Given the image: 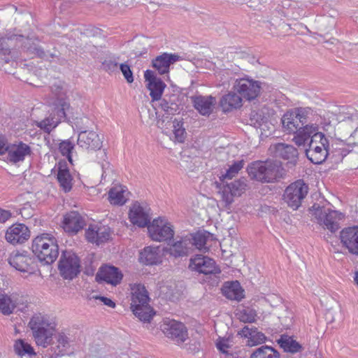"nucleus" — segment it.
Masks as SVG:
<instances>
[{
  "mask_svg": "<svg viewBox=\"0 0 358 358\" xmlns=\"http://www.w3.org/2000/svg\"><path fill=\"white\" fill-rule=\"evenodd\" d=\"M222 291L224 295L231 300L241 301L244 296V291L238 281L226 282Z\"/></svg>",
  "mask_w": 358,
  "mask_h": 358,
  "instance_id": "36",
  "label": "nucleus"
},
{
  "mask_svg": "<svg viewBox=\"0 0 358 358\" xmlns=\"http://www.w3.org/2000/svg\"><path fill=\"white\" fill-rule=\"evenodd\" d=\"M139 259L147 265L157 264L162 262V255L159 247H145L140 252Z\"/></svg>",
  "mask_w": 358,
  "mask_h": 358,
  "instance_id": "33",
  "label": "nucleus"
},
{
  "mask_svg": "<svg viewBox=\"0 0 358 358\" xmlns=\"http://www.w3.org/2000/svg\"><path fill=\"white\" fill-rule=\"evenodd\" d=\"M269 150L276 157L287 160L292 166H294L298 160V150L292 145L277 143L271 145Z\"/></svg>",
  "mask_w": 358,
  "mask_h": 358,
  "instance_id": "21",
  "label": "nucleus"
},
{
  "mask_svg": "<svg viewBox=\"0 0 358 358\" xmlns=\"http://www.w3.org/2000/svg\"><path fill=\"white\" fill-rule=\"evenodd\" d=\"M144 78L148 83L147 87L150 90L152 101H159L166 87V84L151 70L145 71Z\"/></svg>",
  "mask_w": 358,
  "mask_h": 358,
  "instance_id": "20",
  "label": "nucleus"
},
{
  "mask_svg": "<svg viewBox=\"0 0 358 358\" xmlns=\"http://www.w3.org/2000/svg\"><path fill=\"white\" fill-rule=\"evenodd\" d=\"M31 250L38 259L46 264L53 263L59 255L57 241L48 233L37 236L32 241Z\"/></svg>",
  "mask_w": 358,
  "mask_h": 358,
  "instance_id": "4",
  "label": "nucleus"
},
{
  "mask_svg": "<svg viewBox=\"0 0 358 358\" xmlns=\"http://www.w3.org/2000/svg\"><path fill=\"white\" fill-rule=\"evenodd\" d=\"M282 308H283L284 313L280 314L278 318L284 328L289 329L292 324L293 313L286 307L282 306Z\"/></svg>",
  "mask_w": 358,
  "mask_h": 358,
  "instance_id": "46",
  "label": "nucleus"
},
{
  "mask_svg": "<svg viewBox=\"0 0 358 358\" xmlns=\"http://www.w3.org/2000/svg\"><path fill=\"white\" fill-rule=\"evenodd\" d=\"M78 145L86 150H99L102 141L99 135L94 131L85 130L78 134Z\"/></svg>",
  "mask_w": 358,
  "mask_h": 358,
  "instance_id": "23",
  "label": "nucleus"
},
{
  "mask_svg": "<svg viewBox=\"0 0 358 358\" xmlns=\"http://www.w3.org/2000/svg\"><path fill=\"white\" fill-rule=\"evenodd\" d=\"M189 267L194 271L203 274L219 273L220 270L216 266L215 262L206 256L195 255L190 259Z\"/></svg>",
  "mask_w": 358,
  "mask_h": 358,
  "instance_id": "18",
  "label": "nucleus"
},
{
  "mask_svg": "<svg viewBox=\"0 0 358 358\" xmlns=\"http://www.w3.org/2000/svg\"><path fill=\"white\" fill-rule=\"evenodd\" d=\"M85 220L77 212L73 211L64 217L63 228L69 233H77L85 226Z\"/></svg>",
  "mask_w": 358,
  "mask_h": 358,
  "instance_id": "31",
  "label": "nucleus"
},
{
  "mask_svg": "<svg viewBox=\"0 0 358 358\" xmlns=\"http://www.w3.org/2000/svg\"><path fill=\"white\" fill-rule=\"evenodd\" d=\"M318 139V136H316L311 147L306 148V155L308 159L313 164H320L325 161L329 155V146L326 145H315V143Z\"/></svg>",
  "mask_w": 358,
  "mask_h": 358,
  "instance_id": "30",
  "label": "nucleus"
},
{
  "mask_svg": "<svg viewBox=\"0 0 358 358\" xmlns=\"http://www.w3.org/2000/svg\"><path fill=\"white\" fill-rule=\"evenodd\" d=\"M181 59L176 54L163 53L152 59V65L159 74L168 73L171 64Z\"/></svg>",
  "mask_w": 358,
  "mask_h": 358,
  "instance_id": "29",
  "label": "nucleus"
},
{
  "mask_svg": "<svg viewBox=\"0 0 358 358\" xmlns=\"http://www.w3.org/2000/svg\"><path fill=\"white\" fill-rule=\"evenodd\" d=\"M57 342L59 345L66 348L70 346V339L64 333H59L57 336Z\"/></svg>",
  "mask_w": 358,
  "mask_h": 358,
  "instance_id": "54",
  "label": "nucleus"
},
{
  "mask_svg": "<svg viewBox=\"0 0 358 358\" xmlns=\"http://www.w3.org/2000/svg\"><path fill=\"white\" fill-rule=\"evenodd\" d=\"M158 107L164 110L168 115H173L174 113L173 108L169 106L168 101L165 99H160Z\"/></svg>",
  "mask_w": 358,
  "mask_h": 358,
  "instance_id": "55",
  "label": "nucleus"
},
{
  "mask_svg": "<svg viewBox=\"0 0 358 358\" xmlns=\"http://www.w3.org/2000/svg\"><path fill=\"white\" fill-rule=\"evenodd\" d=\"M334 310L329 309L326 313V317L327 320H329L330 322H333L334 321Z\"/></svg>",
  "mask_w": 358,
  "mask_h": 358,
  "instance_id": "61",
  "label": "nucleus"
},
{
  "mask_svg": "<svg viewBox=\"0 0 358 358\" xmlns=\"http://www.w3.org/2000/svg\"><path fill=\"white\" fill-rule=\"evenodd\" d=\"M7 146L5 138L0 136V155L3 154L6 151L7 152Z\"/></svg>",
  "mask_w": 358,
  "mask_h": 358,
  "instance_id": "60",
  "label": "nucleus"
},
{
  "mask_svg": "<svg viewBox=\"0 0 358 358\" xmlns=\"http://www.w3.org/2000/svg\"><path fill=\"white\" fill-rule=\"evenodd\" d=\"M57 180L61 188L65 192L71 191L73 186V178L68 169L59 167L57 173Z\"/></svg>",
  "mask_w": 358,
  "mask_h": 358,
  "instance_id": "39",
  "label": "nucleus"
},
{
  "mask_svg": "<svg viewBox=\"0 0 358 358\" xmlns=\"http://www.w3.org/2000/svg\"><path fill=\"white\" fill-rule=\"evenodd\" d=\"M28 307V301L24 295L13 292L6 294L0 291V312L10 315L15 311L24 312Z\"/></svg>",
  "mask_w": 358,
  "mask_h": 358,
  "instance_id": "8",
  "label": "nucleus"
},
{
  "mask_svg": "<svg viewBox=\"0 0 358 358\" xmlns=\"http://www.w3.org/2000/svg\"><path fill=\"white\" fill-rule=\"evenodd\" d=\"M147 227L149 236L154 241H166L173 238L175 234L173 226L165 217L154 219Z\"/></svg>",
  "mask_w": 358,
  "mask_h": 358,
  "instance_id": "10",
  "label": "nucleus"
},
{
  "mask_svg": "<svg viewBox=\"0 0 358 358\" xmlns=\"http://www.w3.org/2000/svg\"><path fill=\"white\" fill-rule=\"evenodd\" d=\"M194 108L203 116H209L217 103L215 97L210 96H194L191 97Z\"/></svg>",
  "mask_w": 358,
  "mask_h": 358,
  "instance_id": "25",
  "label": "nucleus"
},
{
  "mask_svg": "<svg viewBox=\"0 0 358 358\" xmlns=\"http://www.w3.org/2000/svg\"><path fill=\"white\" fill-rule=\"evenodd\" d=\"M110 236V230L105 226L90 225L85 231L87 240L96 245L107 241Z\"/></svg>",
  "mask_w": 358,
  "mask_h": 358,
  "instance_id": "27",
  "label": "nucleus"
},
{
  "mask_svg": "<svg viewBox=\"0 0 358 358\" xmlns=\"http://www.w3.org/2000/svg\"><path fill=\"white\" fill-rule=\"evenodd\" d=\"M120 69L123 74L124 78L129 83L134 82L133 73L131 70L130 66L127 64H121L120 65Z\"/></svg>",
  "mask_w": 358,
  "mask_h": 358,
  "instance_id": "52",
  "label": "nucleus"
},
{
  "mask_svg": "<svg viewBox=\"0 0 358 358\" xmlns=\"http://www.w3.org/2000/svg\"><path fill=\"white\" fill-rule=\"evenodd\" d=\"M339 237L343 247L349 253L358 256V226L345 227Z\"/></svg>",
  "mask_w": 358,
  "mask_h": 358,
  "instance_id": "17",
  "label": "nucleus"
},
{
  "mask_svg": "<svg viewBox=\"0 0 358 358\" xmlns=\"http://www.w3.org/2000/svg\"><path fill=\"white\" fill-rule=\"evenodd\" d=\"M318 136V139L317 140L316 143H315V145H319V146H322V145H326V146H329V141L328 139L327 138V137L325 136V135L322 133V132H320V131H317L315 135H314L313 136V138H311V140L309 141L308 144V147H311L312 146V144L313 143V141H315L316 136Z\"/></svg>",
  "mask_w": 358,
  "mask_h": 358,
  "instance_id": "51",
  "label": "nucleus"
},
{
  "mask_svg": "<svg viewBox=\"0 0 358 358\" xmlns=\"http://www.w3.org/2000/svg\"><path fill=\"white\" fill-rule=\"evenodd\" d=\"M129 192L125 187L117 185L108 192V200L113 205L122 206L128 200Z\"/></svg>",
  "mask_w": 358,
  "mask_h": 358,
  "instance_id": "35",
  "label": "nucleus"
},
{
  "mask_svg": "<svg viewBox=\"0 0 358 358\" xmlns=\"http://www.w3.org/2000/svg\"><path fill=\"white\" fill-rule=\"evenodd\" d=\"M96 158L98 159V162L101 164L103 173H102V177H106L107 176V171L110 169V165L108 162H106V152L104 150H99L98 152L96 153Z\"/></svg>",
  "mask_w": 358,
  "mask_h": 358,
  "instance_id": "47",
  "label": "nucleus"
},
{
  "mask_svg": "<svg viewBox=\"0 0 358 358\" xmlns=\"http://www.w3.org/2000/svg\"><path fill=\"white\" fill-rule=\"evenodd\" d=\"M210 236V233L207 231H198L191 235L190 247L194 246L199 250L206 252L208 251V248L206 245L207 240Z\"/></svg>",
  "mask_w": 358,
  "mask_h": 358,
  "instance_id": "37",
  "label": "nucleus"
},
{
  "mask_svg": "<svg viewBox=\"0 0 358 358\" xmlns=\"http://www.w3.org/2000/svg\"><path fill=\"white\" fill-rule=\"evenodd\" d=\"M131 309L134 314L143 322H150L155 314L149 305L148 291L141 284L131 285Z\"/></svg>",
  "mask_w": 358,
  "mask_h": 358,
  "instance_id": "5",
  "label": "nucleus"
},
{
  "mask_svg": "<svg viewBox=\"0 0 358 358\" xmlns=\"http://www.w3.org/2000/svg\"><path fill=\"white\" fill-rule=\"evenodd\" d=\"M247 171L252 180L262 183L274 182L282 175V169L278 161L253 162L248 166Z\"/></svg>",
  "mask_w": 358,
  "mask_h": 358,
  "instance_id": "3",
  "label": "nucleus"
},
{
  "mask_svg": "<svg viewBox=\"0 0 358 358\" xmlns=\"http://www.w3.org/2000/svg\"><path fill=\"white\" fill-rule=\"evenodd\" d=\"M319 128L314 124H306L295 131L293 141L298 146H308L313 136L318 131Z\"/></svg>",
  "mask_w": 358,
  "mask_h": 358,
  "instance_id": "26",
  "label": "nucleus"
},
{
  "mask_svg": "<svg viewBox=\"0 0 358 358\" xmlns=\"http://www.w3.org/2000/svg\"><path fill=\"white\" fill-rule=\"evenodd\" d=\"M266 336L264 334L254 330L250 338L248 340V345L255 346L264 343Z\"/></svg>",
  "mask_w": 358,
  "mask_h": 358,
  "instance_id": "48",
  "label": "nucleus"
},
{
  "mask_svg": "<svg viewBox=\"0 0 358 358\" xmlns=\"http://www.w3.org/2000/svg\"><path fill=\"white\" fill-rule=\"evenodd\" d=\"M74 145L69 140L61 142L59 145V150L63 156H66L70 163L72 164L71 152Z\"/></svg>",
  "mask_w": 358,
  "mask_h": 358,
  "instance_id": "44",
  "label": "nucleus"
},
{
  "mask_svg": "<svg viewBox=\"0 0 358 358\" xmlns=\"http://www.w3.org/2000/svg\"><path fill=\"white\" fill-rule=\"evenodd\" d=\"M252 115L254 118L257 117L256 121L258 124V127H262V124L266 122V119L264 117H262V115H259L258 113H252Z\"/></svg>",
  "mask_w": 358,
  "mask_h": 358,
  "instance_id": "59",
  "label": "nucleus"
},
{
  "mask_svg": "<svg viewBox=\"0 0 358 358\" xmlns=\"http://www.w3.org/2000/svg\"><path fill=\"white\" fill-rule=\"evenodd\" d=\"M311 113L308 108H296L287 111L282 117L284 129L287 133L294 134L308 122Z\"/></svg>",
  "mask_w": 358,
  "mask_h": 358,
  "instance_id": "7",
  "label": "nucleus"
},
{
  "mask_svg": "<svg viewBox=\"0 0 358 358\" xmlns=\"http://www.w3.org/2000/svg\"><path fill=\"white\" fill-rule=\"evenodd\" d=\"M57 326L55 318L42 313L34 314L28 323L36 343L43 348H46L52 343Z\"/></svg>",
  "mask_w": 358,
  "mask_h": 358,
  "instance_id": "2",
  "label": "nucleus"
},
{
  "mask_svg": "<svg viewBox=\"0 0 358 358\" xmlns=\"http://www.w3.org/2000/svg\"><path fill=\"white\" fill-rule=\"evenodd\" d=\"M9 264L15 270L23 273H31L34 271V259L27 252H14L8 259Z\"/></svg>",
  "mask_w": 358,
  "mask_h": 358,
  "instance_id": "16",
  "label": "nucleus"
},
{
  "mask_svg": "<svg viewBox=\"0 0 358 358\" xmlns=\"http://www.w3.org/2000/svg\"><path fill=\"white\" fill-rule=\"evenodd\" d=\"M22 40H24L22 35L8 34L6 36H1L0 37V51L4 55H8L10 52V47L13 42L15 43V41H21Z\"/></svg>",
  "mask_w": 358,
  "mask_h": 358,
  "instance_id": "41",
  "label": "nucleus"
},
{
  "mask_svg": "<svg viewBox=\"0 0 358 358\" xmlns=\"http://www.w3.org/2000/svg\"><path fill=\"white\" fill-rule=\"evenodd\" d=\"M191 239L189 237L185 236L180 240L173 242L168 248V252L174 257H180L186 256L191 250Z\"/></svg>",
  "mask_w": 358,
  "mask_h": 358,
  "instance_id": "32",
  "label": "nucleus"
},
{
  "mask_svg": "<svg viewBox=\"0 0 358 358\" xmlns=\"http://www.w3.org/2000/svg\"><path fill=\"white\" fill-rule=\"evenodd\" d=\"M169 117H164L157 122L158 127L161 128L163 133L170 136V138L178 143H182L186 138L185 129L180 121L176 120L169 121Z\"/></svg>",
  "mask_w": 358,
  "mask_h": 358,
  "instance_id": "13",
  "label": "nucleus"
},
{
  "mask_svg": "<svg viewBox=\"0 0 358 358\" xmlns=\"http://www.w3.org/2000/svg\"><path fill=\"white\" fill-rule=\"evenodd\" d=\"M5 237L13 245L22 243L29 238V231L24 224H15L7 229Z\"/></svg>",
  "mask_w": 358,
  "mask_h": 358,
  "instance_id": "24",
  "label": "nucleus"
},
{
  "mask_svg": "<svg viewBox=\"0 0 358 358\" xmlns=\"http://www.w3.org/2000/svg\"><path fill=\"white\" fill-rule=\"evenodd\" d=\"M256 313L253 310H243L239 313V320L243 322H253L255 320Z\"/></svg>",
  "mask_w": 358,
  "mask_h": 358,
  "instance_id": "49",
  "label": "nucleus"
},
{
  "mask_svg": "<svg viewBox=\"0 0 358 358\" xmlns=\"http://www.w3.org/2000/svg\"><path fill=\"white\" fill-rule=\"evenodd\" d=\"M280 347L285 351L291 353L301 352L303 349L302 346L292 337L287 336H282L278 341Z\"/></svg>",
  "mask_w": 358,
  "mask_h": 358,
  "instance_id": "38",
  "label": "nucleus"
},
{
  "mask_svg": "<svg viewBox=\"0 0 358 358\" xmlns=\"http://www.w3.org/2000/svg\"><path fill=\"white\" fill-rule=\"evenodd\" d=\"M122 277V272L117 268L113 266H104L99 268L96 279L98 281H104L115 286L120 283Z\"/></svg>",
  "mask_w": 358,
  "mask_h": 358,
  "instance_id": "22",
  "label": "nucleus"
},
{
  "mask_svg": "<svg viewBox=\"0 0 358 358\" xmlns=\"http://www.w3.org/2000/svg\"><path fill=\"white\" fill-rule=\"evenodd\" d=\"M95 299H99L101 302H103L106 306L110 307V308H115V303L113 302L111 299L105 297V296H93Z\"/></svg>",
  "mask_w": 358,
  "mask_h": 358,
  "instance_id": "57",
  "label": "nucleus"
},
{
  "mask_svg": "<svg viewBox=\"0 0 358 358\" xmlns=\"http://www.w3.org/2000/svg\"><path fill=\"white\" fill-rule=\"evenodd\" d=\"M224 358H237V357H236L235 355H234L231 353H229V354H227V355L224 356Z\"/></svg>",
  "mask_w": 358,
  "mask_h": 358,
  "instance_id": "62",
  "label": "nucleus"
},
{
  "mask_svg": "<svg viewBox=\"0 0 358 358\" xmlns=\"http://www.w3.org/2000/svg\"><path fill=\"white\" fill-rule=\"evenodd\" d=\"M58 268L64 278L71 280L80 272V259L72 251H64L59 261Z\"/></svg>",
  "mask_w": 358,
  "mask_h": 358,
  "instance_id": "11",
  "label": "nucleus"
},
{
  "mask_svg": "<svg viewBox=\"0 0 358 358\" xmlns=\"http://www.w3.org/2000/svg\"><path fill=\"white\" fill-rule=\"evenodd\" d=\"M246 181V179L243 178L223 186L219 194L225 205L231 204L234 196H241L245 191Z\"/></svg>",
  "mask_w": 358,
  "mask_h": 358,
  "instance_id": "14",
  "label": "nucleus"
},
{
  "mask_svg": "<svg viewBox=\"0 0 358 358\" xmlns=\"http://www.w3.org/2000/svg\"><path fill=\"white\" fill-rule=\"evenodd\" d=\"M310 211L312 212V215L320 225L331 232L338 229V222L344 217L341 213L320 207L319 205L316 206L315 204L312 206Z\"/></svg>",
  "mask_w": 358,
  "mask_h": 358,
  "instance_id": "6",
  "label": "nucleus"
},
{
  "mask_svg": "<svg viewBox=\"0 0 358 358\" xmlns=\"http://www.w3.org/2000/svg\"><path fill=\"white\" fill-rule=\"evenodd\" d=\"M129 217L131 222L139 227H147L150 222L148 210L138 203H134L131 207Z\"/></svg>",
  "mask_w": 358,
  "mask_h": 358,
  "instance_id": "28",
  "label": "nucleus"
},
{
  "mask_svg": "<svg viewBox=\"0 0 358 358\" xmlns=\"http://www.w3.org/2000/svg\"><path fill=\"white\" fill-rule=\"evenodd\" d=\"M243 98L234 90L224 95L220 99V106L224 112L230 111L233 109H237L243 105Z\"/></svg>",
  "mask_w": 358,
  "mask_h": 358,
  "instance_id": "34",
  "label": "nucleus"
},
{
  "mask_svg": "<svg viewBox=\"0 0 358 358\" xmlns=\"http://www.w3.org/2000/svg\"><path fill=\"white\" fill-rule=\"evenodd\" d=\"M217 348L226 356L227 354H229V350L231 348V346L229 345L227 339H221L217 343Z\"/></svg>",
  "mask_w": 358,
  "mask_h": 358,
  "instance_id": "53",
  "label": "nucleus"
},
{
  "mask_svg": "<svg viewBox=\"0 0 358 358\" xmlns=\"http://www.w3.org/2000/svg\"><path fill=\"white\" fill-rule=\"evenodd\" d=\"M12 216L10 211L0 208V222L4 223Z\"/></svg>",
  "mask_w": 358,
  "mask_h": 358,
  "instance_id": "56",
  "label": "nucleus"
},
{
  "mask_svg": "<svg viewBox=\"0 0 358 358\" xmlns=\"http://www.w3.org/2000/svg\"><path fill=\"white\" fill-rule=\"evenodd\" d=\"M101 64L103 69L109 73H113L116 71L118 65L117 62L115 59H113V57L104 59L101 62Z\"/></svg>",
  "mask_w": 358,
  "mask_h": 358,
  "instance_id": "50",
  "label": "nucleus"
},
{
  "mask_svg": "<svg viewBox=\"0 0 358 358\" xmlns=\"http://www.w3.org/2000/svg\"><path fill=\"white\" fill-rule=\"evenodd\" d=\"M18 43H20L21 45H24L25 48H27L28 50H29L31 52L36 53L39 57L44 58L45 57V52L39 47H32L30 45V39L28 38H24V40L20 41H15V45H17Z\"/></svg>",
  "mask_w": 358,
  "mask_h": 358,
  "instance_id": "45",
  "label": "nucleus"
},
{
  "mask_svg": "<svg viewBox=\"0 0 358 358\" xmlns=\"http://www.w3.org/2000/svg\"><path fill=\"white\" fill-rule=\"evenodd\" d=\"M243 167V161H237L235 162L227 170L224 174H222L220 178L222 181H224L227 179H232L235 177L238 172Z\"/></svg>",
  "mask_w": 358,
  "mask_h": 358,
  "instance_id": "42",
  "label": "nucleus"
},
{
  "mask_svg": "<svg viewBox=\"0 0 358 358\" xmlns=\"http://www.w3.org/2000/svg\"><path fill=\"white\" fill-rule=\"evenodd\" d=\"M15 350L20 356L24 355H34L35 352L33 348L22 340H18L15 344Z\"/></svg>",
  "mask_w": 358,
  "mask_h": 358,
  "instance_id": "43",
  "label": "nucleus"
},
{
  "mask_svg": "<svg viewBox=\"0 0 358 358\" xmlns=\"http://www.w3.org/2000/svg\"><path fill=\"white\" fill-rule=\"evenodd\" d=\"M164 334L169 338L180 344L187 338V331L185 325L176 320H164L162 326Z\"/></svg>",
  "mask_w": 358,
  "mask_h": 358,
  "instance_id": "15",
  "label": "nucleus"
},
{
  "mask_svg": "<svg viewBox=\"0 0 358 358\" xmlns=\"http://www.w3.org/2000/svg\"><path fill=\"white\" fill-rule=\"evenodd\" d=\"M308 186L303 180L291 183L285 190L283 199L289 207L296 210L308 193Z\"/></svg>",
  "mask_w": 358,
  "mask_h": 358,
  "instance_id": "9",
  "label": "nucleus"
},
{
  "mask_svg": "<svg viewBox=\"0 0 358 358\" xmlns=\"http://www.w3.org/2000/svg\"><path fill=\"white\" fill-rule=\"evenodd\" d=\"M52 101L50 102L51 113L44 120L36 122V126L46 133H50L66 116L70 104L66 96V90L61 83H55L52 87Z\"/></svg>",
  "mask_w": 358,
  "mask_h": 358,
  "instance_id": "1",
  "label": "nucleus"
},
{
  "mask_svg": "<svg viewBox=\"0 0 358 358\" xmlns=\"http://www.w3.org/2000/svg\"><path fill=\"white\" fill-rule=\"evenodd\" d=\"M7 159L13 164L23 162L27 157L31 156V147L22 141H17L7 146Z\"/></svg>",
  "mask_w": 358,
  "mask_h": 358,
  "instance_id": "19",
  "label": "nucleus"
},
{
  "mask_svg": "<svg viewBox=\"0 0 358 358\" xmlns=\"http://www.w3.org/2000/svg\"><path fill=\"white\" fill-rule=\"evenodd\" d=\"M254 330L255 329H250L248 326H245L241 331H238V334L242 337L248 338L249 339Z\"/></svg>",
  "mask_w": 358,
  "mask_h": 358,
  "instance_id": "58",
  "label": "nucleus"
},
{
  "mask_svg": "<svg viewBox=\"0 0 358 358\" xmlns=\"http://www.w3.org/2000/svg\"><path fill=\"white\" fill-rule=\"evenodd\" d=\"M250 358H280V354L272 347L262 345L257 348Z\"/></svg>",
  "mask_w": 358,
  "mask_h": 358,
  "instance_id": "40",
  "label": "nucleus"
},
{
  "mask_svg": "<svg viewBox=\"0 0 358 358\" xmlns=\"http://www.w3.org/2000/svg\"><path fill=\"white\" fill-rule=\"evenodd\" d=\"M233 90L246 100H253L258 96L261 90V83L249 77L235 80Z\"/></svg>",
  "mask_w": 358,
  "mask_h": 358,
  "instance_id": "12",
  "label": "nucleus"
}]
</instances>
